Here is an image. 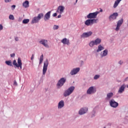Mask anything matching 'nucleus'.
<instances>
[{
    "mask_svg": "<svg viewBox=\"0 0 128 128\" xmlns=\"http://www.w3.org/2000/svg\"><path fill=\"white\" fill-rule=\"evenodd\" d=\"M75 88H76V87H74V86H70L68 88L64 90L63 93L64 96V98H66L67 96H70V94H72V92H74Z\"/></svg>",
    "mask_w": 128,
    "mask_h": 128,
    "instance_id": "obj_1",
    "label": "nucleus"
},
{
    "mask_svg": "<svg viewBox=\"0 0 128 128\" xmlns=\"http://www.w3.org/2000/svg\"><path fill=\"white\" fill-rule=\"evenodd\" d=\"M42 18H44V14L40 13L37 16H34L32 18L31 24H38L40 22V20Z\"/></svg>",
    "mask_w": 128,
    "mask_h": 128,
    "instance_id": "obj_2",
    "label": "nucleus"
},
{
    "mask_svg": "<svg viewBox=\"0 0 128 128\" xmlns=\"http://www.w3.org/2000/svg\"><path fill=\"white\" fill-rule=\"evenodd\" d=\"M66 82V78H62L59 80L56 84L57 88H60Z\"/></svg>",
    "mask_w": 128,
    "mask_h": 128,
    "instance_id": "obj_3",
    "label": "nucleus"
},
{
    "mask_svg": "<svg viewBox=\"0 0 128 128\" xmlns=\"http://www.w3.org/2000/svg\"><path fill=\"white\" fill-rule=\"evenodd\" d=\"M48 60L46 59V61L44 62L43 70H42V74L45 76L48 70Z\"/></svg>",
    "mask_w": 128,
    "mask_h": 128,
    "instance_id": "obj_4",
    "label": "nucleus"
},
{
    "mask_svg": "<svg viewBox=\"0 0 128 128\" xmlns=\"http://www.w3.org/2000/svg\"><path fill=\"white\" fill-rule=\"evenodd\" d=\"M98 14H100V12H98L90 13L88 15H87L86 18L89 20H92V18H96V16Z\"/></svg>",
    "mask_w": 128,
    "mask_h": 128,
    "instance_id": "obj_5",
    "label": "nucleus"
},
{
    "mask_svg": "<svg viewBox=\"0 0 128 128\" xmlns=\"http://www.w3.org/2000/svg\"><path fill=\"white\" fill-rule=\"evenodd\" d=\"M109 104L111 108H116L118 106V103L116 102L114 99H111L110 100Z\"/></svg>",
    "mask_w": 128,
    "mask_h": 128,
    "instance_id": "obj_6",
    "label": "nucleus"
},
{
    "mask_svg": "<svg viewBox=\"0 0 128 128\" xmlns=\"http://www.w3.org/2000/svg\"><path fill=\"white\" fill-rule=\"evenodd\" d=\"M80 68H72L70 72V74L71 76H76V74H78V72H80Z\"/></svg>",
    "mask_w": 128,
    "mask_h": 128,
    "instance_id": "obj_7",
    "label": "nucleus"
},
{
    "mask_svg": "<svg viewBox=\"0 0 128 128\" xmlns=\"http://www.w3.org/2000/svg\"><path fill=\"white\" fill-rule=\"evenodd\" d=\"M96 92V88L94 86L90 87L86 92L87 94H94Z\"/></svg>",
    "mask_w": 128,
    "mask_h": 128,
    "instance_id": "obj_8",
    "label": "nucleus"
},
{
    "mask_svg": "<svg viewBox=\"0 0 128 128\" xmlns=\"http://www.w3.org/2000/svg\"><path fill=\"white\" fill-rule=\"evenodd\" d=\"M123 23L124 18H122L118 21L116 27L115 29V30H116V32H118V30H120V26H122V24Z\"/></svg>",
    "mask_w": 128,
    "mask_h": 128,
    "instance_id": "obj_9",
    "label": "nucleus"
},
{
    "mask_svg": "<svg viewBox=\"0 0 128 128\" xmlns=\"http://www.w3.org/2000/svg\"><path fill=\"white\" fill-rule=\"evenodd\" d=\"M92 34V32L90 31L86 32H84L81 36V38H90Z\"/></svg>",
    "mask_w": 128,
    "mask_h": 128,
    "instance_id": "obj_10",
    "label": "nucleus"
},
{
    "mask_svg": "<svg viewBox=\"0 0 128 128\" xmlns=\"http://www.w3.org/2000/svg\"><path fill=\"white\" fill-rule=\"evenodd\" d=\"M126 84H122L119 90H118V94H124V90H126Z\"/></svg>",
    "mask_w": 128,
    "mask_h": 128,
    "instance_id": "obj_11",
    "label": "nucleus"
},
{
    "mask_svg": "<svg viewBox=\"0 0 128 128\" xmlns=\"http://www.w3.org/2000/svg\"><path fill=\"white\" fill-rule=\"evenodd\" d=\"M118 16V12H114L109 16L108 20L110 22H112V20H116Z\"/></svg>",
    "mask_w": 128,
    "mask_h": 128,
    "instance_id": "obj_12",
    "label": "nucleus"
},
{
    "mask_svg": "<svg viewBox=\"0 0 128 128\" xmlns=\"http://www.w3.org/2000/svg\"><path fill=\"white\" fill-rule=\"evenodd\" d=\"M40 44H42V46H44L45 48H50V46H48V40H44V39H42L40 42Z\"/></svg>",
    "mask_w": 128,
    "mask_h": 128,
    "instance_id": "obj_13",
    "label": "nucleus"
},
{
    "mask_svg": "<svg viewBox=\"0 0 128 128\" xmlns=\"http://www.w3.org/2000/svg\"><path fill=\"white\" fill-rule=\"evenodd\" d=\"M88 108H81L79 111L78 114L80 116H82V114H86L88 112Z\"/></svg>",
    "mask_w": 128,
    "mask_h": 128,
    "instance_id": "obj_14",
    "label": "nucleus"
},
{
    "mask_svg": "<svg viewBox=\"0 0 128 128\" xmlns=\"http://www.w3.org/2000/svg\"><path fill=\"white\" fill-rule=\"evenodd\" d=\"M50 14H52V12L49 11L44 14V22L50 20Z\"/></svg>",
    "mask_w": 128,
    "mask_h": 128,
    "instance_id": "obj_15",
    "label": "nucleus"
},
{
    "mask_svg": "<svg viewBox=\"0 0 128 128\" xmlns=\"http://www.w3.org/2000/svg\"><path fill=\"white\" fill-rule=\"evenodd\" d=\"M64 6H58V9L56 10V12H58L60 14H62L64 12Z\"/></svg>",
    "mask_w": 128,
    "mask_h": 128,
    "instance_id": "obj_16",
    "label": "nucleus"
},
{
    "mask_svg": "<svg viewBox=\"0 0 128 128\" xmlns=\"http://www.w3.org/2000/svg\"><path fill=\"white\" fill-rule=\"evenodd\" d=\"M112 96H114V93L112 92H108L106 94L105 100H106L110 102V98H112Z\"/></svg>",
    "mask_w": 128,
    "mask_h": 128,
    "instance_id": "obj_17",
    "label": "nucleus"
},
{
    "mask_svg": "<svg viewBox=\"0 0 128 128\" xmlns=\"http://www.w3.org/2000/svg\"><path fill=\"white\" fill-rule=\"evenodd\" d=\"M64 106V100H60L58 103V110H61Z\"/></svg>",
    "mask_w": 128,
    "mask_h": 128,
    "instance_id": "obj_18",
    "label": "nucleus"
},
{
    "mask_svg": "<svg viewBox=\"0 0 128 128\" xmlns=\"http://www.w3.org/2000/svg\"><path fill=\"white\" fill-rule=\"evenodd\" d=\"M61 42L64 44H67V46H70V40L66 38H64L61 40Z\"/></svg>",
    "mask_w": 128,
    "mask_h": 128,
    "instance_id": "obj_19",
    "label": "nucleus"
},
{
    "mask_svg": "<svg viewBox=\"0 0 128 128\" xmlns=\"http://www.w3.org/2000/svg\"><path fill=\"white\" fill-rule=\"evenodd\" d=\"M84 24L86 26H92V19H88L85 21Z\"/></svg>",
    "mask_w": 128,
    "mask_h": 128,
    "instance_id": "obj_20",
    "label": "nucleus"
},
{
    "mask_svg": "<svg viewBox=\"0 0 128 128\" xmlns=\"http://www.w3.org/2000/svg\"><path fill=\"white\" fill-rule=\"evenodd\" d=\"M108 50H104L101 52V57L104 58V56H108Z\"/></svg>",
    "mask_w": 128,
    "mask_h": 128,
    "instance_id": "obj_21",
    "label": "nucleus"
},
{
    "mask_svg": "<svg viewBox=\"0 0 128 128\" xmlns=\"http://www.w3.org/2000/svg\"><path fill=\"white\" fill-rule=\"evenodd\" d=\"M22 6L26 8L30 6V2L28 0H26L22 3Z\"/></svg>",
    "mask_w": 128,
    "mask_h": 128,
    "instance_id": "obj_22",
    "label": "nucleus"
},
{
    "mask_svg": "<svg viewBox=\"0 0 128 128\" xmlns=\"http://www.w3.org/2000/svg\"><path fill=\"white\" fill-rule=\"evenodd\" d=\"M122 0H116L114 3L113 8H117L118 6V4H120V2H122Z\"/></svg>",
    "mask_w": 128,
    "mask_h": 128,
    "instance_id": "obj_23",
    "label": "nucleus"
},
{
    "mask_svg": "<svg viewBox=\"0 0 128 128\" xmlns=\"http://www.w3.org/2000/svg\"><path fill=\"white\" fill-rule=\"evenodd\" d=\"M104 50V48L102 46V44H100L98 46V48L96 50V52H102V50Z\"/></svg>",
    "mask_w": 128,
    "mask_h": 128,
    "instance_id": "obj_24",
    "label": "nucleus"
},
{
    "mask_svg": "<svg viewBox=\"0 0 128 128\" xmlns=\"http://www.w3.org/2000/svg\"><path fill=\"white\" fill-rule=\"evenodd\" d=\"M95 42L96 46H98V44H100L102 42V39L100 38H97L94 40Z\"/></svg>",
    "mask_w": 128,
    "mask_h": 128,
    "instance_id": "obj_25",
    "label": "nucleus"
},
{
    "mask_svg": "<svg viewBox=\"0 0 128 128\" xmlns=\"http://www.w3.org/2000/svg\"><path fill=\"white\" fill-rule=\"evenodd\" d=\"M94 46H96V42H94V40H92L89 43V46H90V48H94Z\"/></svg>",
    "mask_w": 128,
    "mask_h": 128,
    "instance_id": "obj_26",
    "label": "nucleus"
},
{
    "mask_svg": "<svg viewBox=\"0 0 128 128\" xmlns=\"http://www.w3.org/2000/svg\"><path fill=\"white\" fill-rule=\"evenodd\" d=\"M5 64H7V66H12V60H6L5 62Z\"/></svg>",
    "mask_w": 128,
    "mask_h": 128,
    "instance_id": "obj_27",
    "label": "nucleus"
},
{
    "mask_svg": "<svg viewBox=\"0 0 128 128\" xmlns=\"http://www.w3.org/2000/svg\"><path fill=\"white\" fill-rule=\"evenodd\" d=\"M42 62H44V54H42L40 58L39 64H42Z\"/></svg>",
    "mask_w": 128,
    "mask_h": 128,
    "instance_id": "obj_28",
    "label": "nucleus"
},
{
    "mask_svg": "<svg viewBox=\"0 0 128 128\" xmlns=\"http://www.w3.org/2000/svg\"><path fill=\"white\" fill-rule=\"evenodd\" d=\"M96 109L94 108L91 112L92 118H94V117L96 116Z\"/></svg>",
    "mask_w": 128,
    "mask_h": 128,
    "instance_id": "obj_29",
    "label": "nucleus"
},
{
    "mask_svg": "<svg viewBox=\"0 0 128 128\" xmlns=\"http://www.w3.org/2000/svg\"><path fill=\"white\" fill-rule=\"evenodd\" d=\"M22 24H28V22H30V20L28 19H24L22 20Z\"/></svg>",
    "mask_w": 128,
    "mask_h": 128,
    "instance_id": "obj_30",
    "label": "nucleus"
},
{
    "mask_svg": "<svg viewBox=\"0 0 128 128\" xmlns=\"http://www.w3.org/2000/svg\"><path fill=\"white\" fill-rule=\"evenodd\" d=\"M9 19L11 20H14V16L13 15L10 14L9 16Z\"/></svg>",
    "mask_w": 128,
    "mask_h": 128,
    "instance_id": "obj_31",
    "label": "nucleus"
},
{
    "mask_svg": "<svg viewBox=\"0 0 128 128\" xmlns=\"http://www.w3.org/2000/svg\"><path fill=\"white\" fill-rule=\"evenodd\" d=\"M58 28H59L58 26L54 25L52 28H53L54 30H58Z\"/></svg>",
    "mask_w": 128,
    "mask_h": 128,
    "instance_id": "obj_32",
    "label": "nucleus"
},
{
    "mask_svg": "<svg viewBox=\"0 0 128 128\" xmlns=\"http://www.w3.org/2000/svg\"><path fill=\"white\" fill-rule=\"evenodd\" d=\"M18 66L22 64V60H20V58H18Z\"/></svg>",
    "mask_w": 128,
    "mask_h": 128,
    "instance_id": "obj_33",
    "label": "nucleus"
},
{
    "mask_svg": "<svg viewBox=\"0 0 128 128\" xmlns=\"http://www.w3.org/2000/svg\"><path fill=\"white\" fill-rule=\"evenodd\" d=\"M100 76L99 74H96L94 76V80H98V78H100Z\"/></svg>",
    "mask_w": 128,
    "mask_h": 128,
    "instance_id": "obj_34",
    "label": "nucleus"
},
{
    "mask_svg": "<svg viewBox=\"0 0 128 128\" xmlns=\"http://www.w3.org/2000/svg\"><path fill=\"white\" fill-rule=\"evenodd\" d=\"M13 65L14 66H16V68L18 66V64L16 62V60H14V61H13Z\"/></svg>",
    "mask_w": 128,
    "mask_h": 128,
    "instance_id": "obj_35",
    "label": "nucleus"
},
{
    "mask_svg": "<svg viewBox=\"0 0 128 128\" xmlns=\"http://www.w3.org/2000/svg\"><path fill=\"white\" fill-rule=\"evenodd\" d=\"M92 24H94V22L96 23V20H98L97 19H92Z\"/></svg>",
    "mask_w": 128,
    "mask_h": 128,
    "instance_id": "obj_36",
    "label": "nucleus"
},
{
    "mask_svg": "<svg viewBox=\"0 0 128 128\" xmlns=\"http://www.w3.org/2000/svg\"><path fill=\"white\" fill-rule=\"evenodd\" d=\"M118 64H120V66H122V64H124V61L120 60L118 62Z\"/></svg>",
    "mask_w": 128,
    "mask_h": 128,
    "instance_id": "obj_37",
    "label": "nucleus"
},
{
    "mask_svg": "<svg viewBox=\"0 0 128 128\" xmlns=\"http://www.w3.org/2000/svg\"><path fill=\"white\" fill-rule=\"evenodd\" d=\"M15 56H16V54L14 53L10 54L11 58H14Z\"/></svg>",
    "mask_w": 128,
    "mask_h": 128,
    "instance_id": "obj_38",
    "label": "nucleus"
},
{
    "mask_svg": "<svg viewBox=\"0 0 128 128\" xmlns=\"http://www.w3.org/2000/svg\"><path fill=\"white\" fill-rule=\"evenodd\" d=\"M13 85L14 86H18V82H16V80H14Z\"/></svg>",
    "mask_w": 128,
    "mask_h": 128,
    "instance_id": "obj_39",
    "label": "nucleus"
},
{
    "mask_svg": "<svg viewBox=\"0 0 128 128\" xmlns=\"http://www.w3.org/2000/svg\"><path fill=\"white\" fill-rule=\"evenodd\" d=\"M34 54H32V57L30 58L31 60H33L34 58Z\"/></svg>",
    "mask_w": 128,
    "mask_h": 128,
    "instance_id": "obj_40",
    "label": "nucleus"
},
{
    "mask_svg": "<svg viewBox=\"0 0 128 128\" xmlns=\"http://www.w3.org/2000/svg\"><path fill=\"white\" fill-rule=\"evenodd\" d=\"M4 28V26H2V24H0V31L2 30Z\"/></svg>",
    "mask_w": 128,
    "mask_h": 128,
    "instance_id": "obj_41",
    "label": "nucleus"
},
{
    "mask_svg": "<svg viewBox=\"0 0 128 128\" xmlns=\"http://www.w3.org/2000/svg\"><path fill=\"white\" fill-rule=\"evenodd\" d=\"M22 64L21 65H18V66H16V68H20V69L22 70Z\"/></svg>",
    "mask_w": 128,
    "mask_h": 128,
    "instance_id": "obj_42",
    "label": "nucleus"
},
{
    "mask_svg": "<svg viewBox=\"0 0 128 128\" xmlns=\"http://www.w3.org/2000/svg\"><path fill=\"white\" fill-rule=\"evenodd\" d=\"M5 2H12V0H4Z\"/></svg>",
    "mask_w": 128,
    "mask_h": 128,
    "instance_id": "obj_43",
    "label": "nucleus"
},
{
    "mask_svg": "<svg viewBox=\"0 0 128 128\" xmlns=\"http://www.w3.org/2000/svg\"><path fill=\"white\" fill-rule=\"evenodd\" d=\"M56 16H58V14L56 13H54L52 14V16L54 17Z\"/></svg>",
    "mask_w": 128,
    "mask_h": 128,
    "instance_id": "obj_44",
    "label": "nucleus"
},
{
    "mask_svg": "<svg viewBox=\"0 0 128 128\" xmlns=\"http://www.w3.org/2000/svg\"><path fill=\"white\" fill-rule=\"evenodd\" d=\"M15 40H16V42H18V37H16L15 38Z\"/></svg>",
    "mask_w": 128,
    "mask_h": 128,
    "instance_id": "obj_45",
    "label": "nucleus"
},
{
    "mask_svg": "<svg viewBox=\"0 0 128 128\" xmlns=\"http://www.w3.org/2000/svg\"><path fill=\"white\" fill-rule=\"evenodd\" d=\"M62 18V14H60L58 16V18Z\"/></svg>",
    "mask_w": 128,
    "mask_h": 128,
    "instance_id": "obj_46",
    "label": "nucleus"
},
{
    "mask_svg": "<svg viewBox=\"0 0 128 128\" xmlns=\"http://www.w3.org/2000/svg\"><path fill=\"white\" fill-rule=\"evenodd\" d=\"M128 77L125 78L124 79V82H128Z\"/></svg>",
    "mask_w": 128,
    "mask_h": 128,
    "instance_id": "obj_47",
    "label": "nucleus"
},
{
    "mask_svg": "<svg viewBox=\"0 0 128 128\" xmlns=\"http://www.w3.org/2000/svg\"><path fill=\"white\" fill-rule=\"evenodd\" d=\"M12 8H16V6L15 5H13L12 6Z\"/></svg>",
    "mask_w": 128,
    "mask_h": 128,
    "instance_id": "obj_48",
    "label": "nucleus"
},
{
    "mask_svg": "<svg viewBox=\"0 0 128 128\" xmlns=\"http://www.w3.org/2000/svg\"><path fill=\"white\" fill-rule=\"evenodd\" d=\"M100 12H102V9L100 10Z\"/></svg>",
    "mask_w": 128,
    "mask_h": 128,
    "instance_id": "obj_49",
    "label": "nucleus"
},
{
    "mask_svg": "<svg viewBox=\"0 0 128 128\" xmlns=\"http://www.w3.org/2000/svg\"><path fill=\"white\" fill-rule=\"evenodd\" d=\"M76 2L75 3H74V5L76 6Z\"/></svg>",
    "mask_w": 128,
    "mask_h": 128,
    "instance_id": "obj_50",
    "label": "nucleus"
},
{
    "mask_svg": "<svg viewBox=\"0 0 128 128\" xmlns=\"http://www.w3.org/2000/svg\"><path fill=\"white\" fill-rule=\"evenodd\" d=\"M76 2H78V0H76Z\"/></svg>",
    "mask_w": 128,
    "mask_h": 128,
    "instance_id": "obj_51",
    "label": "nucleus"
},
{
    "mask_svg": "<svg viewBox=\"0 0 128 128\" xmlns=\"http://www.w3.org/2000/svg\"><path fill=\"white\" fill-rule=\"evenodd\" d=\"M126 88H128V85L126 86Z\"/></svg>",
    "mask_w": 128,
    "mask_h": 128,
    "instance_id": "obj_52",
    "label": "nucleus"
}]
</instances>
